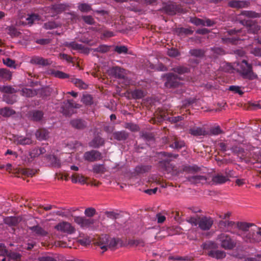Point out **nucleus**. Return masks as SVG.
I'll return each mask as SVG.
<instances>
[{"label":"nucleus","mask_w":261,"mask_h":261,"mask_svg":"<svg viewBox=\"0 0 261 261\" xmlns=\"http://www.w3.org/2000/svg\"><path fill=\"white\" fill-rule=\"evenodd\" d=\"M177 10V5L172 2H170L168 4H165L162 9V10L165 13L170 15H175Z\"/></svg>","instance_id":"nucleus-13"},{"label":"nucleus","mask_w":261,"mask_h":261,"mask_svg":"<svg viewBox=\"0 0 261 261\" xmlns=\"http://www.w3.org/2000/svg\"><path fill=\"white\" fill-rule=\"evenodd\" d=\"M31 63L42 66H47L50 64L49 60L40 57H35L33 58L31 60Z\"/></svg>","instance_id":"nucleus-24"},{"label":"nucleus","mask_w":261,"mask_h":261,"mask_svg":"<svg viewBox=\"0 0 261 261\" xmlns=\"http://www.w3.org/2000/svg\"><path fill=\"white\" fill-rule=\"evenodd\" d=\"M125 128L129 129L132 132H138L139 130V126L133 123H125Z\"/></svg>","instance_id":"nucleus-59"},{"label":"nucleus","mask_w":261,"mask_h":261,"mask_svg":"<svg viewBox=\"0 0 261 261\" xmlns=\"http://www.w3.org/2000/svg\"><path fill=\"white\" fill-rule=\"evenodd\" d=\"M96 213V210L93 207H88L85 209L84 214L89 218H91Z\"/></svg>","instance_id":"nucleus-55"},{"label":"nucleus","mask_w":261,"mask_h":261,"mask_svg":"<svg viewBox=\"0 0 261 261\" xmlns=\"http://www.w3.org/2000/svg\"><path fill=\"white\" fill-rule=\"evenodd\" d=\"M14 142L17 145H26L31 144L33 141L30 137L16 136L14 137Z\"/></svg>","instance_id":"nucleus-16"},{"label":"nucleus","mask_w":261,"mask_h":261,"mask_svg":"<svg viewBox=\"0 0 261 261\" xmlns=\"http://www.w3.org/2000/svg\"><path fill=\"white\" fill-rule=\"evenodd\" d=\"M184 119V117L182 116H178L176 117H166V116H160L158 118V120L154 119L153 120V123H156V122H161L164 120H167L169 122L172 123H177L179 121H180Z\"/></svg>","instance_id":"nucleus-17"},{"label":"nucleus","mask_w":261,"mask_h":261,"mask_svg":"<svg viewBox=\"0 0 261 261\" xmlns=\"http://www.w3.org/2000/svg\"><path fill=\"white\" fill-rule=\"evenodd\" d=\"M199 218H200V216L198 215H197L196 217H190L187 218L186 221L192 225L196 226L198 224Z\"/></svg>","instance_id":"nucleus-54"},{"label":"nucleus","mask_w":261,"mask_h":261,"mask_svg":"<svg viewBox=\"0 0 261 261\" xmlns=\"http://www.w3.org/2000/svg\"><path fill=\"white\" fill-rule=\"evenodd\" d=\"M120 243H121V241L120 239L114 238H110V239H109L108 244V248L114 249Z\"/></svg>","instance_id":"nucleus-45"},{"label":"nucleus","mask_w":261,"mask_h":261,"mask_svg":"<svg viewBox=\"0 0 261 261\" xmlns=\"http://www.w3.org/2000/svg\"><path fill=\"white\" fill-rule=\"evenodd\" d=\"M77 8L81 12L83 13H88L92 10L90 4L84 3L78 4Z\"/></svg>","instance_id":"nucleus-36"},{"label":"nucleus","mask_w":261,"mask_h":261,"mask_svg":"<svg viewBox=\"0 0 261 261\" xmlns=\"http://www.w3.org/2000/svg\"><path fill=\"white\" fill-rule=\"evenodd\" d=\"M241 15L246 16L248 18H258L260 16L259 13L253 11H243L241 12Z\"/></svg>","instance_id":"nucleus-46"},{"label":"nucleus","mask_w":261,"mask_h":261,"mask_svg":"<svg viewBox=\"0 0 261 261\" xmlns=\"http://www.w3.org/2000/svg\"><path fill=\"white\" fill-rule=\"evenodd\" d=\"M167 54L171 57L175 58L179 56L180 55V53L177 49L172 48L168 50Z\"/></svg>","instance_id":"nucleus-64"},{"label":"nucleus","mask_w":261,"mask_h":261,"mask_svg":"<svg viewBox=\"0 0 261 261\" xmlns=\"http://www.w3.org/2000/svg\"><path fill=\"white\" fill-rule=\"evenodd\" d=\"M249 4L247 1H231L228 2V5L231 8H242L247 7Z\"/></svg>","instance_id":"nucleus-22"},{"label":"nucleus","mask_w":261,"mask_h":261,"mask_svg":"<svg viewBox=\"0 0 261 261\" xmlns=\"http://www.w3.org/2000/svg\"><path fill=\"white\" fill-rule=\"evenodd\" d=\"M114 50L118 54H127L128 52V48L124 45H117L115 46Z\"/></svg>","instance_id":"nucleus-52"},{"label":"nucleus","mask_w":261,"mask_h":261,"mask_svg":"<svg viewBox=\"0 0 261 261\" xmlns=\"http://www.w3.org/2000/svg\"><path fill=\"white\" fill-rule=\"evenodd\" d=\"M180 78L177 75L170 73L166 75V81L164 84L167 88H175L178 87L181 83L179 82Z\"/></svg>","instance_id":"nucleus-7"},{"label":"nucleus","mask_w":261,"mask_h":261,"mask_svg":"<svg viewBox=\"0 0 261 261\" xmlns=\"http://www.w3.org/2000/svg\"><path fill=\"white\" fill-rule=\"evenodd\" d=\"M3 63L8 67L16 68V64L14 60L9 58L3 59Z\"/></svg>","instance_id":"nucleus-56"},{"label":"nucleus","mask_w":261,"mask_h":261,"mask_svg":"<svg viewBox=\"0 0 261 261\" xmlns=\"http://www.w3.org/2000/svg\"><path fill=\"white\" fill-rule=\"evenodd\" d=\"M15 112L8 107L0 109V115L5 117H8L14 114Z\"/></svg>","instance_id":"nucleus-39"},{"label":"nucleus","mask_w":261,"mask_h":261,"mask_svg":"<svg viewBox=\"0 0 261 261\" xmlns=\"http://www.w3.org/2000/svg\"><path fill=\"white\" fill-rule=\"evenodd\" d=\"M128 244L130 246H143L144 242L141 240H129L128 241Z\"/></svg>","instance_id":"nucleus-61"},{"label":"nucleus","mask_w":261,"mask_h":261,"mask_svg":"<svg viewBox=\"0 0 261 261\" xmlns=\"http://www.w3.org/2000/svg\"><path fill=\"white\" fill-rule=\"evenodd\" d=\"M109 73L112 76L118 79L123 80L125 84H128L129 82L126 77V70L119 66H114L109 70Z\"/></svg>","instance_id":"nucleus-4"},{"label":"nucleus","mask_w":261,"mask_h":261,"mask_svg":"<svg viewBox=\"0 0 261 261\" xmlns=\"http://www.w3.org/2000/svg\"><path fill=\"white\" fill-rule=\"evenodd\" d=\"M48 161L53 167H60L61 166L60 160L55 155H49Z\"/></svg>","instance_id":"nucleus-44"},{"label":"nucleus","mask_w":261,"mask_h":261,"mask_svg":"<svg viewBox=\"0 0 261 261\" xmlns=\"http://www.w3.org/2000/svg\"><path fill=\"white\" fill-rule=\"evenodd\" d=\"M83 158L85 161L93 162L102 159L101 153L96 150H91L84 153Z\"/></svg>","instance_id":"nucleus-9"},{"label":"nucleus","mask_w":261,"mask_h":261,"mask_svg":"<svg viewBox=\"0 0 261 261\" xmlns=\"http://www.w3.org/2000/svg\"><path fill=\"white\" fill-rule=\"evenodd\" d=\"M111 48V46L107 45H100L97 48L92 49L94 52H99L100 53H106L108 52Z\"/></svg>","instance_id":"nucleus-48"},{"label":"nucleus","mask_w":261,"mask_h":261,"mask_svg":"<svg viewBox=\"0 0 261 261\" xmlns=\"http://www.w3.org/2000/svg\"><path fill=\"white\" fill-rule=\"evenodd\" d=\"M58 27V25L54 21H49L44 24V28L46 30H51Z\"/></svg>","instance_id":"nucleus-62"},{"label":"nucleus","mask_w":261,"mask_h":261,"mask_svg":"<svg viewBox=\"0 0 261 261\" xmlns=\"http://www.w3.org/2000/svg\"><path fill=\"white\" fill-rule=\"evenodd\" d=\"M22 92L23 95L28 97H33L38 94L37 90L29 88L22 89Z\"/></svg>","instance_id":"nucleus-41"},{"label":"nucleus","mask_w":261,"mask_h":261,"mask_svg":"<svg viewBox=\"0 0 261 261\" xmlns=\"http://www.w3.org/2000/svg\"><path fill=\"white\" fill-rule=\"evenodd\" d=\"M207 254L212 257L217 259L224 258L226 256V253L222 250H215L209 251Z\"/></svg>","instance_id":"nucleus-23"},{"label":"nucleus","mask_w":261,"mask_h":261,"mask_svg":"<svg viewBox=\"0 0 261 261\" xmlns=\"http://www.w3.org/2000/svg\"><path fill=\"white\" fill-rule=\"evenodd\" d=\"M7 33L12 37H17L19 36L20 33L17 31L13 25L9 26L6 28Z\"/></svg>","instance_id":"nucleus-43"},{"label":"nucleus","mask_w":261,"mask_h":261,"mask_svg":"<svg viewBox=\"0 0 261 261\" xmlns=\"http://www.w3.org/2000/svg\"><path fill=\"white\" fill-rule=\"evenodd\" d=\"M79 108L80 105L74 103L73 100H68L66 102H64L61 110L64 115L70 116L74 113V109Z\"/></svg>","instance_id":"nucleus-5"},{"label":"nucleus","mask_w":261,"mask_h":261,"mask_svg":"<svg viewBox=\"0 0 261 261\" xmlns=\"http://www.w3.org/2000/svg\"><path fill=\"white\" fill-rule=\"evenodd\" d=\"M51 74L55 77L61 79H64L66 78H69L70 79V78L72 77L69 74L59 70H53L51 71Z\"/></svg>","instance_id":"nucleus-35"},{"label":"nucleus","mask_w":261,"mask_h":261,"mask_svg":"<svg viewBox=\"0 0 261 261\" xmlns=\"http://www.w3.org/2000/svg\"><path fill=\"white\" fill-rule=\"evenodd\" d=\"M48 134L47 130L44 128L39 129L35 133L36 138L39 140L47 139L48 137Z\"/></svg>","instance_id":"nucleus-29"},{"label":"nucleus","mask_w":261,"mask_h":261,"mask_svg":"<svg viewBox=\"0 0 261 261\" xmlns=\"http://www.w3.org/2000/svg\"><path fill=\"white\" fill-rule=\"evenodd\" d=\"M0 77L5 80H10L12 77V73L7 69L0 68Z\"/></svg>","instance_id":"nucleus-42"},{"label":"nucleus","mask_w":261,"mask_h":261,"mask_svg":"<svg viewBox=\"0 0 261 261\" xmlns=\"http://www.w3.org/2000/svg\"><path fill=\"white\" fill-rule=\"evenodd\" d=\"M70 81L73 83L76 87L81 89H86L88 87V85L82 80L75 79L73 76L70 78Z\"/></svg>","instance_id":"nucleus-31"},{"label":"nucleus","mask_w":261,"mask_h":261,"mask_svg":"<svg viewBox=\"0 0 261 261\" xmlns=\"http://www.w3.org/2000/svg\"><path fill=\"white\" fill-rule=\"evenodd\" d=\"M211 51L214 54L213 56L215 58H217L218 56H221L225 54L224 50L221 47H214L211 48Z\"/></svg>","instance_id":"nucleus-50"},{"label":"nucleus","mask_w":261,"mask_h":261,"mask_svg":"<svg viewBox=\"0 0 261 261\" xmlns=\"http://www.w3.org/2000/svg\"><path fill=\"white\" fill-rule=\"evenodd\" d=\"M210 133L212 135H218L224 133L223 131L220 128L219 126L212 127L210 130Z\"/></svg>","instance_id":"nucleus-57"},{"label":"nucleus","mask_w":261,"mask_h":261,"mask_svg":"<svg viewBox=\"0 0 261 261\" xmlns=\"http://www.w3.org/2000/svg\"><path fill=\"white\" fill-rule=\"evenodd\" d=\"M69 6L66 4H58L52 5L51 9L57 13H60L66 10Z\"/></svg>","instance_id":"nucleus-34"},{"label":"nucleus","mask_w":261,"mask_h":261,"mask_svg":"<svg viewBox=\"0 0 261 261\" xmlns=\"http://www.w3.org/2000/svg\"><path fill=\"white\" fill-rule=\"evenodd\" d=\"M237 70L244 79L252 80L257 78V75L252 70L251 64L245 60L238 63Z\"/></svg>","instance_id":"nucleus-2"},{"label":"nucleus","mask_w":261,"mask_h":261,"mask_svg":"<svg viewBox=\"0 0 261 261\" xmlns=\"http://www.w3.org/2000/svg\"><path fill=\"white\" fill-rule=\"evenodd\" d=\"M55 228L58 230L68 233H72L74 232L75 229L71 225L67 222H63L59 223L55 226Z\"/></svg>","instance_id":"nucleus-12"},{"label":"nucleus","mask_w":261,"mask_h":261,"mask_svg":"<svg viewBox=\"0 0 261 261\" xmlns=\"http://www.w3.org/2000/svg\"><path fill=\"white\" fill-rule=\"evenodd\" d=\"M229 180L227 176H224L221 174H217L213 176L212 181L214 184H223Z\"/></svg>","instance_id":"nucleus-26"},{"label":"nucleus","mask_w":261,"mask_h":261,"mask_svg":"<svg viewBox=\"0 0 261 261\" xmlns=\"http://www.w3.org/2000/svg\"><path fill=\"white\" fill-rule=\"evenodd\" d=\"M38 94L40 97L46 98L50 95V89L48 88H43L40 89H37Z\"/></svg>","instance_id":"nucleus-37"},{"label":"nucleus","mask_w":261,"mask_h":261,"mask_svg":"<svg viewBox=\"0 0 261 261\" xmlns=\"http://www.w3.org/2000/svg\"><path fill=\"white\" fill-rule=\"evenodd\" d=\"M214 223L213 219L210 217L202 216L199 218L198 227L202 230H208Z\"/></svg>","instance_id":"nucleus-10"},{"label":"nucleus","mask_w":261,"mask_h":261,"mask_svg":"<svg viewBox=\"0 0 261 261\" xmlns=\"http://www.w3.org/2000/svg\"><path fill=\"white\" fill-rule=\"evenodd\" d=\"M217 240L219 243L221 247L225 250H231L237 246V241L229 234L224 232L218 235Z\"/></svg>","instance_id":"nucleus-3"},{"label":"nucleus","mask_w":261,"mask_h":261,"mask_svg":"<svg viewBox=\"0 0 261 261\" xmlns=\"http://www.w3.org/2000/svg\"><path fill=\"white\" fill-rule=\"evenodd\" d=\"M151 168L150 165H140L136 167L135 171L137 174H143L150 171Z\"/></svg>","instance_id":"nucleus-30"},{"label":"nucleus","mask_w":261,"mask_h":261,"mask_svg":"<svg viewBox=\"0 0 261 261\" xmlns=\"http://www.w3.org/2000/svg\"><path fill=\"white\" fill-rule=\"evenodd\" d=\"M44 113L40 110H33L29 113V118L33 121H40L43 117Z\"/></svg>","instance_id":"nucleus-18"},{"label":"nucleus","mask_w":261,"mask_h":261,"mask_svg":"<svg viewBox=\"0 0 261 261\" xmlns=\"http://www.w3.org/2000/svg\"><path fill=\"white\" fill-rule=\"evenodd\" d=\"M185 145L184 141L178 140L177 138H174L173 142L170 144V147L174 149H179L184 147Z\"/></svg>","instance_id":"nucleus-38"},{"label":"nucleus","mask_w":261,"mask_h":261,"mask_svg":"<svg viewBox=\"0 0 261 261\" xmlns=\"http://www.w3.org/2000/svg\"><path fill=\"white\" fill-rule=\"evenodd\" d=\"M201 247L204 250H207V252L209 251L215 250L218 248L217 243L211 241H206L203 243Z\"/></svg>","instance_id":"nucleus-28"},{"label":"nucleus","mask_w":261,"mask_h":261,"mask_svg":"<svg viewBox=\"0 0 261 261\" xmlns=\"http://www.w3.org/2000/svg\"><path fill=\"white\" fill-rule=\"evenodd\" d=\"M114 138L119 141H125L129 137V133L125 130L116 131L113 133Z\"/></svg>","instance_id":"nucleus-20"},{"label":"nucleus","mask_w":261,"mask_h":261,"mask_svg":"<svg viewBox=\"0 0 261 261\" xmlns=\"http://www.w3.org/2000/svg\"><path fill=\"white\" fill-rule=\"evenodd\" d=\"M82 101L87 105H90L92 103V97L90 95H83Z\"/></svg>","instance_id":"nucleus-63"},{"label":"nucleus","mask_w":261,"mask_h":261,"mask_svg":"<svg viewBox=\"0 0 261 261\" xmlns=\"http://www.w3.org/2000/svg\"><path fill=\"white\" fill-rule=\"evenodd\" d=\"M240 23L248 28L249 33L256 34L260 30V27L255 20L243 19L240 21Z\"/></svg>","instance_id":"nucleus-8"},{"label":"nucleus","mask_w":261,"mask_h":261,"mask_svg":"<svg viewBox=\"0 0 261 261\" xmlns=\"http://www.w3.org/2000/svg\"><path fill=\"white\" fill-rule=\"evenodd\" d=\"M0 91L6 93L13 94L16 93L17 91L14 88L10 86H4L0 87Z\"/></svg>","instance_id":"nucleus-49"},{"label":"nucleus","mask_w":261,"mask_h":261,"mask_svg":"<svg viewBox=\"0 0 261 261\" xmlns=\"http://www.w3.org/2000/svg\"><path fill=\"white\" fill-rule=\"evenodd\" d=\"M176 33L179 36L183 35H192L193 33V31L189 28H179L177 29Z\"/></svg>","instance_id":"nucleus-47"},{"label":"nucleus","mask_w":261,"mask_h":261,"mask_svg":"<svg viewBox=\"0 0 261 261\" xmlns=\"http://www.w3.org/2000/svg\"><path fill=\"white\" fill-rule=\"evenodd\" d=\"M20 221L21 219L15 216L6 217L4 219V223L11 227L16 226Z\"/></svg>","instance_id":"nucleus-21"},{"label":"nucleus","mask_w":261,"mask_h":261,"mask_svg":"<svg viewBox=\"0 0 261 261\" xmlns=\"http://www.w3.org/2000/svg\"><path fill=\"white\" fill-rule=\"evenodd\" d=\"M109 241V236L107 234H103L99 238V239L97 242L98 245L100 246L101 249H103L105 251H106L108 249Z\"/></svg>","instance_id":"nucleus-25"},{"label":"nucleus","mask_w":261,"mask_h":261,"mask_svg":"<svg viewBox=\"0 0 261 261\" xmlns=\"http://www.w3.org/2000/svg\"><path fill=\"white\" fill-rule=\"evenodd\" d=\"M81 19L85 23L89 25H94L96 23L94 18L91 15H83L81 16Z\"/></svg>","instance_id":"nucleus-51"},{"label":"nucleus","mask_w":261,"mask_h":261,"mask_svg":"<svg viewBox=\"0 0 261 261\" xmlns=\"http://www.w3.org/2000/svg\"><path fill=\"white\" fill-rule=\"evenodd\" d=\"M132 95L134 99H141L144 96V91L141 89H136L132 93Z\"/></svg>","instance_id":"nucleus-53"},{"label":"nucleus","mask_w":261,"mask_h":261,"mask_svg":"<svg viewBox=\"0 0 261 261\" xmlns=\"http://www.w3.org/2000/svg\"><path fill=\"white\" fill-rule=\"evenodd\" d=\"M172 70L179 74H183L184 73H188L190 72V68L184 66H177L173 67Z\"/></svg>","instance_id":"nucleus-32"},{"label":"nucleus","mask_w":261,"mask_h":261,"mask_svg":"<svg viewBox=\"0 0 261 261\" xmlns=\"http://www.w3.org/2000/svg\"><path fill=\"white\" fill-rule=\"evenodd\" d=\"M28 229L37 236L44 237L47 236V232L38 225L33 226H28Z\"/></svg>","instance_id":"nucleus-19"},{"label":"nucleus","mask_w":261,"mask_h":261,"mask_svg":"<svg viewBox=\"0 0 261 261\" xmlns=\"http://www.w3.org/2000/svg\"><path fill=\"white\" fill-rule=\"evenodd\" d=\"M92 171L96 174H102L106 171V169L103 164H95L93 166Z\"/></svg>","instance_id":"nucleus-40"},{"label":"nucleus","mask_w":261,"mask_h":261,"mask_svg":"<svg viewBox=\"0 0 261 261\" xmlns=\"http://www.w3.org/2000/svg\"><path fill=\"white\" fill-rule=\"evenodd\" d=\"M190 22L195 25H202L204 26V20L197 17L192 18L190 19Z\"/></svg>","instance_id":"nucleus-60"},{"label":"nucleus","mask_w":261,"mask_h":261,"mask_svg":"<svg viewBox=\"0 0 261 261\" xmlns=\"http://www.w3.org/2000/svg\"><path fill=\"white\" fill-rule=\"evenodd\" d=\"M205 50L201 48H193L189 50V54L196 58H202L204 57Z\"/></svg>","instance_id":"nucleus-27"},{"label":"nucleus","mask_w":261,"mask_h":261,"mask_svg":"<svg viewBox=\"0 0 261 261\" xmlns=\"http://www.w3.org/2000/svg\"><path fill=\"white\" fill-rule=\"evenodd\" d=\"M190 133L195 136H204L205 135V131L200 127H195L190 128Z\"/></svg>","instance_id":"nucleus-33"},{"label":"nucleus","mask_w":261,"mask_h":261,"mask_svg":"<svg viewBox=\"0 0 261 261\" xmlns=\"http://www.w3.org/2000/svg\"><path fill=\"white\" fill-rule=\"evenodd\" d=\"M105 140L103 138H101L99 136H96L88 143L89 146L94 148H98L100 146L104 145Z\"/></svg>","instance_id":"nucleus-14"},{"label":"nucleus","mask_w":261,"mask_h":261,"mask_svg":"<svg viewBox=\"0 0 261 261\" xmlns=\"http://www.w3.org/2000/svg\"><path fill=\"white\" fill-rule=\"evenodd\" d=\"M255 226V224L252 223L228 220L227 231L241 237L245 243H254L256 242L255 231L252 229L249 230V228Z\"/></svg>","instance_id":"nucleus-1"},{"label":"nucleus","mask_w":261,"mask_h":261,"mask_svg":"<svg viewBox=\"0 0 261 261\" xmlns=\"http://www.w3.org/2000/svg\"><path fill=\"white\" fill-rule=\"evenodd\" d=\"M187 179L192 184L196 185L198 184H203L207 180V177L205 176L201 175H196L190 176L187 177Z\"/></svg>","instance_id":"nucleus-15"},{"label":"nucleus","mask_w":261,"mask_h":261,"mask_svg":"<svg viewBox=\"0 0 261 261\" xmlns=\"http://www.w3.org/2000/svg\"><path fill=\"white\" fill-rule=\"evenodd\" d=\"M70 125L74 129L83 130L87 127L88 123L81 118H74L70 121Z\"/></svg>","instance_id":"nucleus-11"},{"label":"nucleus","mask_w":261,"mask_h":261,"mask_svg":"<svg viewBox=\"0 0 261 261\" xmlns=\"http://www.w3.org/2000/svg\"><path fill=\"white\" fill-rule=\"evenodd\" d=\"M21 173L24 175H27L28 176H32L35 174L37 171L34 169H21Z\"/></svg>","instance_id":"nucleus-58"},{"label":"nucleus","mask_w":261,"mask_h":261,"mask_svg":"<svg viewBox=\"0 0 261 261\" xmlns=\"http://www.w3.org/2000/svg\"><path fill=\"white\" fill-rule=\"evenodd\" d=\"M74 221L82 228H93L95 220L93 218H87L85 217L74 216Z\"/></svg>","instance_id":"nucleus-6"}]
</instances>
